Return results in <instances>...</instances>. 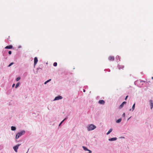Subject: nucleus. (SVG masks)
Segmentation results:
<instances>
[{
    "label": "nucleus",
    "instance_id": "obj_4",
    "mask_svg": "<svg viewBox=\"0 0 153 153\" xmlns=\"http://www.w3.org/2000/svg\"><path fill=\"white\" fill-rule=\"evenodd\" d=\"M62 99V97L61 96H59L56 97L54 100H61Z\"/></svg>",
    "mask_w": 153,
    "mask_h": 153
},
{
    "label": "nucleus",
    "instance_id": "obj_27",
    "mask_svg": "<svg viewBox=\"0 0 153 153\" xmlns=\"http://www.w3.org/2000/svg\"><path fill=\"white\" fill-rule=\"evenodd\" d=\"M88 151L89 152V153H91V150H90L88 149Z\"/></svg>",
    "mask_w": 153,
    "mask_h": 153
},
{
    "label": "nucleus",
    "instance_id": "obj_10",
    "mask_svg": "<svg viewBox=\"0 0 153 153\" xmlns=\"http://www.w3.org/2000/svg\"><path fill=\"white\" fill-rule=\"evenodd\" d=\"M126 102L125 101H124L120 105V108H122L124 104H126Z\"/></svg>",
    "mask_w": 153,
    "mask_h": 153
},
{
    "label": "nucleus",
    "instance_id": "obj_21",
    "mask_svg": "<svg viewBox=\"0 0 153 153\" xmlns=\"http://www.w3.org/2000/svg\"><path fill=\"white\" fill-rule=\"evenodd\" d=\"M13 62H11L9 65L8 66L9 67L11 65H13Z\"/></svg>",
    "mask_w": 153,
    "mask_h": 153
},
{
    "label": "nucleus",
    "instance_id": "obj_5",
    "mask_svg": "<svg viewBox=\"0 0 153 153\" xmlns=\"http://www.w3.org/2000/svg\"><path fill=\"white\" fill-rule=\"evenodd\" d=\"M114 59V58L113 56H110L108 57V59L110 61H113Z\"/></svg>",
    "mask_w": 153,
    "mask_h": 153
},
{
    "label": "nucleus",
    "instance_id": "obj_32",
    "mask_svg": "<svg viewBox=\"0 0 153 153\" xmlns=\"http://www.w3.org/2000/svg\"><path fill=\"white\" fill-rule=\"evenodd\" d=\"M83 91H84V92H85V90H83Z\"/></svg>",
    "mask_w": 153,
    "mask_h": 153
},
{
    "label": "nucleus",
    "instance_id": "obj_31",
    "mask_svg": "<svg viewBox=\"0 0 153 153\" xmlns=\"http://www.w3.org/2000/svg\"><path fill=\"white\" fill-rule=\"evenodd\" d=\"M47 83H48V82H47V81H46V82H45L44 84H46Z\"/></svg>",
    "mask_w": 153,
    "mask_h": 153
},
{
    "label": "nucleus",
    "instance_id": "obj_22",
    "mask_svg": "<svg viewBox=\"0 0 153 153\" xmlns=\"http://www.w3.org/2000/svg\"><path fill=\"white\" fill-rule=\"evenodd\" d=\"M65 119H64V120H63L61 123H60L59 124V126H60L61 124L65 120Z\"/></svg>",
    "mask_w": 153,
    "mask_h": 153
},
{
    "label": "nucleus",
    "instance_id": "obj_9",
    "mask_svg": "<svg viewBox=\"0 0 153 153\" xmlns=\"http://www.w3.org/2000/svg\"><path fill=\"white\" fill-rule=\"evenodd\" d=\"M12 48H13V46L12 45H10L9 46H6L5 48L10 49H12Z\"/></svg>",
    "mask_w": 153,
    "mask_h": 153
},
{
    "label": "nucleus",
    "instance_id": "obj_6",
    "mask_svg": "<svg viewBox=\"0 0 153 153\" xmlns=\"http://www.w3.org/2000/svg\"><path fill=\"white\" fill-rule=\"evenodd\" d=\"M38 60L37 58L36 57H35L34 58V65H35L38 62Z\"/></svg>",
    "mask_w": 153,
    "mask_h": 153
},
{
    "label": "nucleus",
    "instance_id": "obj_19",
    "mask_svg": "<svg viewBox=\"0 0 153 153\" xmlns=\"http://www.w3.org/2000/svg\"><path fill=\"white\" fill-rule=\"evenodd\" d=\"M53 65L54 66H56L57 65V63L56 62H54L53 63Z\"/></svg>",
    "mask_w": 153,
    "mask_h": 153
},
{
    "label": "nucleus",
    "instance_id": "obj_2",
    "mask_svg": "<svg viewBox=\"0 0 153 153\" xmlns=\"http://www.w3.org/2000/svg\"><path fill=\"white\" fill-rule=\"evenodd\" d=\"M25 131H22L19 133H17L16 135V139H18L22 135L24 134H25Z\"/></svg>",
    "mask_w": 153,
    "mask_h": 153
},
{
    "label": "nucleus",
    "instance_id": "obj_30",
    "mask_svg": "<svg viewBox=\"0 0 153 153\" xmlns=\"http://www.w3.org/2000/svg\"><path fill=\"white\" fill-rule=\"evenodd\" d=\"M47 83H48V82H47V81H46V82H45L44 84H46Z\"/></svg>",
    "mask_w": 153,
    "mask_h": 153
},
{
    "label": "nucleus",
    "instance_id": "obj_11",
    "mask_svg": "<svg viewBox=\"0 0 153 153\" xmlns=\"http://www.w3.org/2000/svg\"><path fill=\"white\" fill-rule=\"evenodd\" d=\"M117 139V138L116 137H114V138H110L109 139V140L110 141H113Z\"/></svg>",
    "mask_w": 153,
    "mask_h": 153
},
{
    "label": "nucleus",
    "instance_id": "obj_7",
    "mask_svg": "<svg viewBox=\"0 0 153 153\" xmlns=\"http://www.w3.org/2000/svg\"><path fill=\"white\" fill-rule=\"evenodd\" d=\"M99 103L100 104L104 105L105 104V101L103 100H100L99 101Z\"/></svg>",
    "mask_w": 153,
    "mask_h": 153
},
{
    "label": "nucleus",
    "instance_id": "obj_12",
    "mask_svg": "<svg viewBox=\"0 0 153 153\" xmlns=\"http://www.w3.org/2000/svg\"><path fill=\"white\" fill-rule=\"evenodd\" d=\"M124 67V66L123 65H118V68H119V69H120L123 68Z\"/></svg>",
    "mask_w": 153,
    "mask_h": 153
},
{
    "label": "nucleus",
    "instance_id": "obj_24",
    "mask_svg": "<svg viewBox=\"0 0 153 153\" xmlns=\"http://www.w3.org/2000/svg\"><path fill=\"white\" fill-rule=\"evenodd\" d=\"M125 116V113H123V116L124 117Z\"/></svg>",
    "mask_w": 153,
    "mask_h": 153
},
{
    "label": "nucleus",
    "instance_id": "obj_1",
    "mask_svg": "<svg viewBox=\"0 0 153 153\" xmlns=\"http://www.w3.org/2000/svg\"><path fill=\"white\" fill-rule=\"evenodd\" d=\"M88 131H91L95 129L96 126L93 124H91L88 127Z\"/></svg>",
    "mask_w": 153,
    "mask_h": 153
},
{
    "label": "nucleus",
    "instance_id": "obj_33",
    "mask_svg": "<svg viewBox=\"0 0 153 153\" xmlns=\"http://www.w3.org/2000/svg\"><path fill=\"white\" fill-rule=\"evenodd\" d=\"M152 79H153V76L152 77Z\"/></svg>",
    "mask_w": 153,
    "mask_h": 153
},
{
    "label": "nucleus",
    "instance_id": "obj_3",
    "mask_svg": "<svg viewBox=\"0 0 153 153\" xmlns=\"http://www.w3.org/2000/svg\"><path fill=\"white\" fill-rule=\"evenodd\" d=\"M21 145V144H18L15 146L13 147V149L14 151L16 152H17V149H18L19 147Z\"/></svg>",
    "mask_w": 153,
    "mask_h": 153
},
{
    "label": "nucleus",
    "instance_id": "obj_13",
    "mask_svg": "<svg viewBox=\"0 0 153 153\" xmlns=\"http://www.w3.org/2000/svg\"><path fill=\"white\" fill-rule=\"evenodd\" d=\"M112 131V128H110L109 130L107 132V133L106 134L107 135H108V134H109Z\"/></svg>",
    "mask_w": 153,
    "mask_h": 153
},
{
    "label": "nucleus",
    "instance_id": "obj_28",
    "mask_svg": "<svg viewBox=\"0 0 153 153\" xmlns=\"http://www.w3.org/2000/svg\"><path fill=\"white\" fill-rule=\"evenodd\" d=\"M128 96H126L125 98V100H126L127 99V98H128Z\"/></svg>",
    "mask_w": 153,
    "mask_h": 153
},
{
    "label": "nucleus",
    "instance_id": "obj_16",
    "mask_svg": "<svg viewBox=\"0 0 153 153\" xmlns=\"http://www.w3.org/2000/svg\"><path fill=\"white\" fill-rule=\"evenodd\" d=\"M121 120L122 119L121 118H120L116 121V122L117 123H120L121 121Z\"/></svg>",
    "mask_w": 153,
    "mask_h": 153
},
{
    "label": "nucleus",
    "instance_id": "obj_17",
    "mask_svg": "<svg viewBox=\"0 0 153 153\" xmlns=\"http://www.w3.org/2000/svg\"><path fill=\"white\" fill-rule=\"evenodd\" d=\"M19 82L17 83L16 85L15 88H17L19 86Z\"/></svg>",
    "mask_w": 153,
    "mask_h": 153
},
{
    "label": "nucleus",
    "instance_id": "obj_15",
    "mask_svg": "<svg viewBox=\"0 0 153 153\" xmlns=\"http://www.w3.org/2000/svg\"><path fill=\"white\" fill-rule=\"evenodd\" d=\"M82 147L84 150L85 151H88V149L86 147L83 146Z\"/></svg>",
    "mask_w": 153,
    "mask_h": 153
},
{
    "label": "nucleus",
    "instance_id": "obj_23",
    "mask_svg": "<svg viewBox=\"0 0 153 153\" xmlns=\"http://www.w3.org/2000/svg\"><path fill=\"white\" fill-rule=\"evenodd\" d=\"M11 53H12V52L11 51H9V52H8V53L10 55L11 54Z\"/></svg>",
    "mask_w": 153,
    "mask_h": 153
},
{
    "label": "nucleus",
    "instance_id": "obj_29",
    "mask_svg": "<svg viewBox=\"0 0 153 153\" xmlns=\"http://www.w3.org/2000/svg\"><path fill=\"white\" fill-rule=\"evenodd\" d=\"M15 85V84H13L12 85V87H14V86Z\"/></svg>",
    "mask_w": 153,
    "mask_h": 153
},
{
    "label": "nucleus",
    "instance_id": "obj_20",
    "mask_svg": "<svg viewBox=\"0 0 153 153\" xmlns=\"http://www.w3.org/2000/svg\"><path fill=\"white\" fill-rule=\"evenodd\" d=\"M20 79V77H18L16 79V81H19Z\"/></svg>",
    "mask_w": 153,
    "mask_h": 153
},
{
    "label": "nucleus",
    "instance_id": "obj_8",
    "mask_svg": "<svg viewBox=\"0 0 153 153\" xmlns=\"http://www.w3.org/2000/svg\"><path fill=\"white\" fill-rule=\"evenodd\" d=\"M149 102L151 106V109H152L153 107V103L152 102V100H149Z\"/></svg>",
    "mask_w": 153,
    "mask_h": 153
},
{
    "label": "nucleus",
    "instance_id": "obj_18",
    "mask_svg": "<svg viewBox=\"0 0 153 153\" xmlns=\"http://www.w3.org/2000/svg\"><path fill=\"white\" fill-rule=\"evenodd\" d=\"M135 103H134L133 105L132 106V111H133L134 110V108H135Z\"/></svg>",
    "mask_w": 153,
    "mask_h": 153
},
{
    "label": "nucleus",
    "instance_id": "obj_14",
    "mask_svg": "<svg viewBox=\"0 0 153 153\" xmlns=\"http://www.w3.org/2000/svg\"><path fill=\"white\" fill-rule=\"evenodd\" d=\"M11 129L12 131H14L16 129V128L13 126H12L11 127Z\"/></svg>",
    "mask_w": 153,
    "mask_h": 153
},
{
    "label": "nucleus",
    "instance_id": "obj_25",
    "mask_svg": "<svg viewBox=\"0 0 153 153\" xmlns=\"http://www.w3.org/2000/svg\"><path fill=\"white\" fill-rule=\"evenodd\" d=\"M51 80V79H48V80H47V82H48L50 81Z\"/></svg>",
    "mask_w": 153,
    "mask_h": 153
},
{
    "label": "nucleus",
    "instance_id": "obj_26",
    "mask_svg": "<svg viewBox=\"0 0 153 153\" xmlns=\"http://www.w3.org/2000/svg\"><path fill=\"white\" fill-rule=\"evenodd\" d=\"M51 80V79H48V80H47V82H48L50 81Z\"/></svg>",
    "mask_w": 153,
    "mask_h": 153
}]
</instances>
